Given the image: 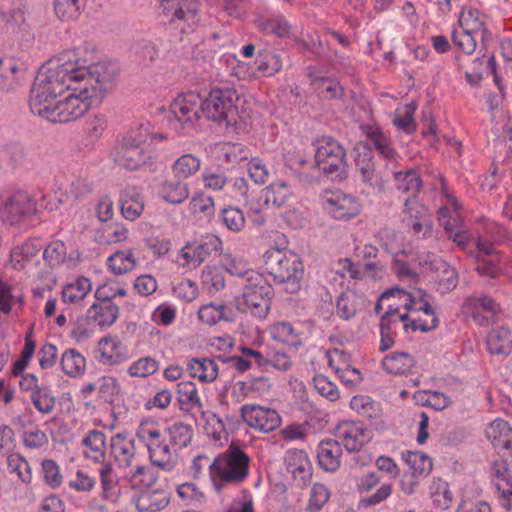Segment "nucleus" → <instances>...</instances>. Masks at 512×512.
I'll return each mask as SVG.
<instances>
[{
	"mask_svg": "<svg viewBox=\"0 0 512 512\" xmlns=\"http://www.w3.org/2000/svg\"><path fill=\"white\" fill-rule=\"evenodd\" d=\"M41 466L45 483L53 489L60 487L63 477L57 463L52 459H45Z\"/></svg>",
	"mask_w": 512,
	"mask_h": 512,
	"instance_id": "nucleus-61",
	"label": "nucleus"
},
{
	"mask_svg": "<svg viewBox=\"0 0 512 512\" xmlns=\"http://www.w3.org/2000/svg\"><path fill=\"white\" fill-rule=\"evenodd\" d=\"M189 374L201 382H212L217 378L218 366L210 358H192L187 365Z\"/></svg>",
	"mask_w": 512,
	"mask_h": 512,
	"instance_id": "nucleus-34",
	"label": "nucleus"
},
{
	"mask_svg": "<svg viewBox=\"0 0 512 512\" xmlns=\"http://www.w3.org/2000/svg\"><path fill=\"white\" fill-rule=\"evenodd\" d=\"M8 468L17 473L18 477L24 483H30L32 480V471L29 463L19 453H12L7 457Z\"/></svg>",
	"mask_w": 512,
	"mask_h": 512,
	"instance_id": "nucleus-57",
	"label": "nucleus"
},
{
	"mask_svg": "<svg viewBox=\"0 0 512 512\" xmlns=\"http://www.w3.org/2000/svg\"><path fill=\"white\" fill-rule=\"evenodd\" d=\"M43 259L47 268L38 274L40 280H47L51 284L56 283V277L52 270L66 264L71 267L72 259L67 256V249L65 244L60 240L52 241L47 245L43 251Z\"/></svg>",
	"mask_w": 512,
	"mask_h": 512,
	"instance_id": "nucleus-19",
	"label": "nucleus"
},
{
	"mask_svg": "<svg viewBox=\"0 0 512 512\" xmlns=\"http://www.w3.org/2000/svg\"><path fill=\"white\" fill-rule=\"evenodd\" d=\"M170 442L179 448L186 447L192 440L193 429L190 425L177 422L168 428Z\"/></svg>",
	"mask_w": 512,
	"mask_h": 512,
	"instance_id": "nucleus-53",
	"label": "nucleus"
},
{
	"mask_svg": "<svg viewBox=\"0 0 512 512\" xmlns=\"http://www.w3.org/2000/svg\"><path fill=\"white\" fill-rule=\"evenodd\" d=\"M355 300L356 297L353 293H342L338 297L336 307L340 318L348 320L355 315L357 311Z\"/></svg>",
	"mask_w": 512,
	"mask_h": 512,
	"instance_id": "nucleus-64",
	"label": "nucleus"
},
{
	"mask_svg": "<svg viewBox=\"0 0 512 512\" xmlns=\"http://www.w3.org/2000/svg\"><path fill=\"white\" fill-rule=\"evenodd\" d=\"M263 260L265 270L275 282L284 284L288 293L294 294L300 290L304 266L296 253L290 250L271 248L264 253Z\"/></svg>",
	"mask_w": 512,
	"mask_h": 512,
	"instance_id": "nucleus-6",
	"label": "nucleus"
},
{
	"mask_svg": "<svg viewBox=\"0 0 512 512\" xmlns=\"http://www.w3.org/2000/svg\"><path fill=\"white\" fill-rule=\"evenodd\" d=\"M328 210L337 220H349L360 213V204L351 195H337L327 201Z\"/></svg>",
	"mask_w": 512,
	"mask_h": 512,
	"instance_id": "nucleus-27",
	"label": "nucleus"
},
{
	"mask_svg": "<svg viewBox=\"0 0 512 512\" xmlns=\"http://www.w3.org/2000/svg\"><path fill=\"white\" fill-rule=\"evenodd\" d=\"M48 78L44 77V73H38L31 90L29 105L34 114L43 117L50 107H54L57 103L58 94H52L49 90Z\"/></svg>",
	"mask_w": 512,
	"mask_h": 512,
	"instance_id": "nucleus-18",
	"label": "nucleus"
},
{
	"mask_svg": "<svg viewBox=\"0 0 512 512\" xmlns=\"http://www.w3.org/2000/svg\"><path fill=\"white\" fill-rule=\"evenodd\" d=\"M136 437L147 447L152 464L166 471L173 469L176 454L154 423L142 422L137 428Z\"/></svg>",
	"mask_w": 512,
	"mask_h": 512,
	"instance_id": "nucleus-11",
	"label": "nucleus"
},
{
	"mask_svg": "<svg viewBox=\"0 0 512 512\" xmlns=\"http://www.w3.org/2000/svg\"><path fill=\"white\" fill-rule=\"evenodd\" d=\"M241 297L235 298L238 312L250 313L258 319H264L269 310L274 295L273 287L265 276L257 271L247 272V283H243Z\"/></svg>",
	"mask_w": 512,
	"mask_h": 512,
	"instance_id": "nucleus-8",
	"label": "nucleus"
},
{
	"mask_svg": "<svg viewBox=\"0 0 512 512\" xmlns=\"http://www.w3.org/2000/svg\"><path fill=\"white\" fill-rule=\"evenodd\" d=\"M91 282L84 276H79L74 282L64 286L62 291V299L66 303H78L83 300L91 291Z\"/></svg>",
	"mask_w": 512,
	"mask_h": 512,
	"instance_id": "nucleus-43",
	"label": "nucleus"
},
{
	"mask_svg": "<svg viewBox=\"0 0 512 512\" xmlns=\"http://www.w3.org/2000/svg\"><path fill=\"white\" fill-rule=\"evenodd\" d=\"M257 71L262 76H272L282 68L280 56L269 50L258 52L256 59Z\"/></svg>",
	"mask_w": 512,
	"mask_h": 512,
	"instance_id": "nucleus-48",
	"label": "nucleus"
},
{
	"mask_svg": "<svg viewBox=\"0 0 512 512\" xmlns=\"http://www.w3.org/2000/svg\"><path fill=\"white\" fill-rule=\"evenodd\" d=\"M162 13L170 23L177 24L182 33L193 31L199 23V2L197 0H158Z\"/></svg>",
	"mask_w": 512,
	"mask_h": 512,
	"instance_id": "nucleus-13",
	"label": "nucleus"
},
{
	"mask_svg": "<svg viewBox=\"0 0 512 512\" xmlns=\"http://www.w3.org/2000/svg\"><path fill=\"white\" fill-rule=\"evenodd\" d=\"M342 447L338 440H322L317 449L320 467L328 472H335L341 465Z\"/></svg>",
	"mask_w": 512,
	"mask_h": 512,
	"instance_id": "nucleus-26",
	"label": "nucleus"
},
{
	"mask_svg": "<svg viewBox=\"0 0 512 512\" xmlns=\"http://www.w3.org/2000/svg\"><path fill=\"white\" fill-rule=\"evenodd\" d=\"M85 365V358L75 349H69L62 355L61 366L66 375L79 376L84 372Z\"/></svg>",
	"mask_w": 512,
	"mask_h": 512,
	"instance_id": "nucleus-50",
	"label": "nucleus"
},
{
	"mask_svg": "<svg viewBox=\"0 0 512 512\" xmlns=\"http://www.w3.org/2000/svg\"><path fill=\"white\" fill-rule=\"evenodd\" d=\"M462 308L465 313L470 314L480 325L488 322V317L482 315V312L493 317L499 311V305L495 300L486 295L467 297L463 302Z\"/></svg>",
	"mask_w": 512,
	"mask_h": 512,
	"instance_id": "nucleus-23",
	"label": "nucleus"
},
{
	"mask_svg": "<svg viewBox=\"0 0 512 512\" xmlns=\"http://www.w3.org/2000/svg\"><path fill=\"white\" fill-rule=\"evenodd\" d=\"M330 498L329 489L321 484L315 483L311 489L309 503L306 512H319Z\"/></svg>",
	"mask_w": 512,
	"mask_h": 512,
	"instance_id": "nucleus-58",
	"label": "nucleus"
},
{
	"mask_svg": "<svg viewBox=\"0 0 512 512\" xmlns=\"http://www.w3.org/2000/svg\"><path fill=\"white\" fill-rule=\"evenodd\" d=\"M214 154L222 166L230 168L248 160L250 150L240 143L221 142L215 144Z\"/></svg>",
	"mask_w": 512,
	"mask_h": 512,
	"instance_id": "nucleus-24",
	"label": "nucleus"
},
{
	"mask_svg": "<svg viewBox=\"0 0 512 512\" xmlns=\"http://www.w3.org/2000/svg\"><path fill=\"white\" fill-rule=\"evenodd\" d=\"M30 401L37 412L43 415H50L56 408V397L49 387L44 386L38 391L30 393Z\"/></svg>",
	"mask_w": 512,
	"mask_h": 512,
	"instance_id": "nucleus-44",
	"label": "nucleus"
},
{
	"mask_svg": "<svg viewBox=\"0 0 512 512\" xmlns=\"http://www.w3.org/2000/svg\"><path fill=\"white\" fill-rule=\"evenodd\" d=\"M315 163L318 170L330 176L332 180L341 181L346 178V151L335 139L323 138L319 141Z\"/></svg>",
	"mask_w": 512,
	"mask_h": 512,
	"instance_id": "nucleus-12",
	"label": "nucleus"
},
{
	"mask_svg": "<svg viewBox=\"0 0 512 512\" xmlns=\"http://www.w3.org/2000/svg\"><path fill=\"white\" fill-rule=\"evenodd\" d=\"M415 366L413 356L406 352H393L382 360V368L388 374L404 375L411 372Z\"/></svg>",
	"mask_w": 512,
	"mask_h": 512,
	"instance_id": "nucleus-33",
	"label": "nucleus"
},
{
	"mask_svg": "<svg viewBox=\"0 0 512 512\" xmlns=\"http://www.w3.org/2000/svg\"><path fill=\"white\" fill-rule=\"evenodd\" d=\"M159 195L164 201L178 205L189 198L190 191L184 180L174 178L160 184Z\"/></svg>",
	"mask_w": 512,
	"mask_h": 512,
	"instance_id": "nucleus-31",
	"label": "nucleus"
},
{
	"mask_svg": "<svg viewBox=\"0 0 512 512\" xmlns=\"http://www.w3.org/2000/svg\"><path fill=\"white\" fill-rule=\"evenodd\" d=\"M313 383L318 393L328 400L336 401L339 398L340 394L337 386L325 375H316L313 379Z\"/></svg>",
	"mask_w": 512,
	"mask_h": 512,
	"instance_id": "nucleus-63",
	"label": "nucleus"
},
{
	"mask_svg": "<svg viewBox=\"0 0 512 512\" xmlns=\"http://www.w3.org/2000/svg\"><path fill=\"white\" fill-rule=\"evenodd\" d=\"M41 250L40 244L36 240H27L21 245L12 248L10 252V261L14 269H24L26 263L30 262Z\"/></svg>",
	"mask_w": 512,
	"mask_h": 512,
	"instance_id": "nucleus-36",
	"label": "nucleus"
},
{
	"mask_svg": "<svg viewBox=\"0 0 512 512\" xmlns=\"http://www.w3.org/2000/svg\"><path fill=\"white\" fill-rule=\"evenodd\" d=\"M240 412L248 426L263 433L274 431L281 424L278 412L270 408L259 405H243Z\"/></svg>",
	"mask_w": 512,
	"mask_h": 512,
	"instance_id": "nucleus-15",
	"label": "nucleus"
},
{
	"mask_svg": "<svg viewBox=\"0 0 512 512\" xmlns=\"http://www.w3.org/2000/svg\"><path fill=\"white\" fill-rule=\"evenodd\" d=\"M335 436L348 452L359 451L368 440L361 423L343 421L335 428Z\"/></svg>",
	"mask_w": 512,
	"mask_h": 512,
	"instance_id": "nucleus-21",
	"label": "nucleus"
},
{
	"mask_svg": "<svg viewBox=\"0 0 512 512\" xmlns=\"http://www.w3.org/2000/svg\"><path fill=\"white\" fill-rule=\"evenodd\" d=\"M119 307L114 302H95L86 313L87 325L95 324L99 327H109L117 320Z\"/></svg>",
	"mask_w": 512,
	"mask_h": 512,
	"instance_id": "nucleus-25",
	"label": "nucleus"
},
{
	"mask_svg": "<svg viewBox=\"0 0 512 512\" xmlns=\"http://www.w3.org/2000/svg\"><path fill=\"white\" fill-rule=\"evenodd\" d=\"M439 325L438 317L431 320L422 319L421 316H413L407 312L397 311L396 307L389 305V311H385L380 318V346L379 350L384 352L394 345V338L400 331L404 333L434 330Z\"/></svg>",
	"mask_w": 512,
	"mask_h": 512,
	"instance_id": "nucleus-7",
	"label": "nucleus"
},
{
	"mask_svg": "<svg viewBox=\"0 0 512 512\" xmlns=\"http://www.w3.org/2000/svg\"><path fill=\"white\" fill-rule=\"evenodd\" d=\"M354 165L357 177L366 186L383 191L390 179L391 167L375 159L373 150L368 143L358 142L354 147Z\"/></svg>",
	"mask_w": 512,
	"mask_h": 512,
	"instance_id": "nucleus-10",
	"label": "nucleus"
},
{
	"mask_svg": "<svg viewBox=\"0 0 512 512\" xmlns=\"http://www.w3.org/2000/svg\"><path fill=\"white\" fill-rule=\"evenodd\" d=\"M155 137L148 124L129 130L111 151L112 161L127 170L150 166L152 157L147 147Z\"/></svg>",
	"mask_w": 512,
	"mask_h": 512,
	"instance_id": "nucleus-3",
	"label": "nucleus"
},
{
	"mask_svg": "<svg viewBox=\"0 0 512 512\" xmlns=\"http://www.w3.org/2000/svg\"><path fill=\"white\" fill-rule=\"evenodd\" d=\"M109 452L120 469L127 470L136 463L135 441L127 432L117 433L111 437Z\"/></svg>",
	"mask_w": 512,
	"mask_h": 512,
	"instance_id": "nucleus-17",
	"label": "nucleus"
},
{
	"mask_svg": "<svg viewBox=\"0 0 512 512\" xmlns=\"http://www.w3.org/2000/svg\"><path fill=\"white\" fill-rule=\"evenodd\" d=\"M238 99L237 91L231 88L213 89L205 98L198 93L187 92L171 103L170 111L183 128L193 127L204 117L226 129H235L239 118Z\"/></svg>",
	"mask_w": 512,
	"mask_h": 512,
	"instance_id": "nucleus-1",
	"label": "nucleus"
},
{
	"mask_svg": "<svg viewBox=\"0 0 512 512\" xmlns=\"http://www.w3.org/2000/svg\"><path fill=\"white\" fill-rule=\"evenodd\" d=\"M202 283L209 293L218 292L225 286L222 272L216 267H206L202 272Z\"/></svg>",
	"mask_w": 512,
	"mask_h": 512,
	"instance_id": "nucleus-60",
	"label": "nucleus"
},
{
	"mask_svg": "<svg viewBox=\"0 0 512 512\" xmlns=\"http://www.w3.org/2000/svg\"><path fill=\"white\" fill-rule=\"evenodd\" d=\"M222 242L217 236L207 237L198 244H193L194 267L203 263L211 254H217Z\"/></svg>",
	"mask_w": 512,
	"mask_h": 512,
	"instance_id": "nucleus-47",
	"label": "nucleus"
},
{
	"mask_svg": "<svg viewBox=\"0 0 512 512\" xmlns=\"http://www.w3.org/2000/svg\"><path fill=\"white\" fill-rule=\"evenodd\" d=\"M416 111V106L413 103L404 106L402 111H397L394 116L393 123L395 126L406 133H412L416 130V124L413 115Z\"/></svg>",
	"mask_w": 512,
	"mask_h": 512,
	"instance_id": "nucleus-59",
	"label": "nucleus"
},
{
	"mask_svg": "<svg viewBox=\"0 0 512 512\" xmlns=\"http://www.w3.org/2000/svg\"><path fill=\"white\" fill-rule=\"evenodd\" d=\"M260 31L266 34H273L279 38H286L291 33V25L281 15L274 17H260L256 21Z\"/></svg>",
	"mask_w": 512,
	"mask_h": 512,
	"instance_id": "nucleus-39",
	"label": "nucleus"
},
{
	"mask_svg": "<svg viewBox=\"0 0 512 512\" xmlns=\"http://www.w3.org/2000/svg\"><path fill=\"white\" fill-rule=\"evenodd\" d=\"M483 18L479 10L470 7L460 13L459 24L463 30L478 34L484 26Z\"/></svg>",
	"mask_w": 512,
	"mask_h": 512,
	"instance_id": "nucleus-54",
	"label": "nucleus"
},
{
	"mask_svg": "<svg viewBox=\"0 0 512 512\" xmlns=\"http://www.w3.org/2000/svg\"><path fill=\"white\" fill-rule=\"evenodd\" d=\"M265 204H272L275 207H281L289 200L291 190L285 181H277L270 184L264 190Z\"/></svg>",
	"mask_w": 512,
	"mask_h": 512,
	"instance_id": "nucleus-46",
	"label": "nucleus"
},
{
	"mask_svg": "<svg viewBox=\"0 0 512 512\" xmlns=\"http://www.w3.org/2000/svg\"><path fill=\"white\" fill-rule=\"evenodd\" d=\"M403 459L409 467V472L421 478H426L432 470V460L428 455L418 451H407Z\"/></svg>",
	"mask_w": 512,
	"mask_h": 512,
	"instance_id": "nucleus-40",
	"label": "nucleus"
},
{
	"mask_svg": "<svg viewBox=\"0 0 512 512\" xmlns=\"http://www.w3.org/2000/svg\"><path fill=\"white\" fill-rule=\"evenodd\" d=\"M487 349L491 354L509 355L512 352V332L508 327L492 329L486 339Z\"/></svg>",
	"mask_w": 512,
	"mask_h": 512,
	"instance_id": "nucleus-32",
	"label": "nucleus"
},
{
	"mask_svg": "<svg viewBox=\"0 0 512 512\" xmlns=\"http://www.w3.org/2000/svg\"><path fill=\"white\" fill-rule=\"evenodd\" d=\"M124 479L134 489L149 488L156 481L152 470L143 464H136L134 469L129 468V471H127L124 475Z\"/></svg>",
	"mask_w": 512,
	"mask_h": 512,
	"instance_id": "nucleus-41",
	"label": "nucleus"
},
{
	"mask_svg": "<svg viewBox=\"0 0 512 512\" xmlns=\"http://www.w3.org/2000/svg\"><path fill=\"white\" fill-rule=\"evenodd\" d=\"M312 88L323 99H342L344 97V89L335 79L328 77H316L311 82Z\"/></svg>",
	"mask_w": 512,
	"mask_h": 512,
	"instance_id": "nucleus-42",
	"label": "nucleus"
},
{
	"mask_svg": "<svg viewBox=\"0 0 512 512\" xmlns=\"http://www.w3.org/2000/svg\"><path fill=\"white\" fill-rule=\"evenodd\" d=\"M219 219L230 231L239 232L245 227L246 219L241 209L237 207H226L221 210Z\"/></svg>",
	"mask_w": 512,
	"mask_h": 512,
	"instance_id": "nucleus-52",
	"label": "nucleus"
},
{
	"mask_svg": "<svg viewBox=\"0 0 512 512\" xmlns=\"http://www.w3.org/2000/svg\"><path fill=\"white\" fill-rule=\"evenodd\" d=\"M87 0H55L54 10L62 21L76 19L85 7Z\"/></svg>",
	"mask_w": 512,
	"mask_h": 512,
	"instance_id": "nucleus-51",
	"label": "nucleus"
},
{
	"mask_svg": "<svg viewBox=\"0 0 512 512\" xmlns=\"http://www.w3.org/2000/svg\"><path fill=\"white\" fill-rule=\"evenodd\" d=\"M391 175L397 182L398 190L409 193V197H416L422 185V180L416 170L394 171V167H391L390 176Z\"/></svg>",
	"mask_w": 512,
	"mask_h": 512,
	"instance_id": "nucleus-37",
	"label": "nucleus"
},
{
	"mask_svg": "<svg viewBox=\"0 0 512 512\" xmlns=\"http://www.w3.org/2000/svg\"><path fill=\"white\" fill-rule=\"evenodd\" d=\"M200 169V159L192 154H184L172 165L174 178L185 180Z\"/></svg>",
	"mask_w": 512,
	"mask_h": 512,
	"instance_id": "nucleus-45",
	"label": "nucleus"
},
{
	"mask_svg": "<svg viewBox=\"0 0 512 512\" xmlns=\"http://www.w3.org/2000/svg\"><path fill=\"white\" fill-rule=\"evenodd\" d=\"M432 269L436 273L435 282L441 294L454 290L458 284V273L454 267L439 259L431 262Z\"/></svg>",
	"mask_w": 512,
	"mask_h": 512,
	"instance_id": "nucleus-30",
	"label": "nucleus"
},
{
	"mask_svg": "<svg viewBox=\"0 0 512 512\" xmlns=\"http://www.w3.org/2000/svg\"><path fill=\"white\" fill-rule=\"evenodd\" d=\"M120 208L123 217L134 221L144 210V200L136 187H126L120 196Z\"/></svg>",
	"mask_w": 512,
	"mask_h": 512,
	"instance_id": "nucleus-28",
	"label": "nucleus"
},
{
	"mask_svg": "<svg viewBox=\"0 0 512 512\" xmlns=\"http://www.w3.org/2000/svg\"><path fill=\"white\" fill-rule=\"evenodd\" d=\"M169 504V497L163 490H154L140 494L135 502L139 512H158Z\"/></svg>",
	"mask_w": 512,
	"mask_h": 512,
	"instance_id": "nucleus-35",
	"label": "nucleus"
},
{
	"mask_svg": "<svg viewBox=\"0 0 512 512\" xmlns=\"http://www.w3.org/2000/svg\"><path fill=\"white\" fill-rule=\"evenodd\" d=\"M81 48H78L74 53V58H68L62 64L47 69H41L38 73H44V77L48 78L49 90L52 94L59 96L65 91L72 88L74 85L81 84L86 80L90 71V65L93 63L92 58H80ZM92 57V54L90 53Z\"/></svg>",
	"mask_w": 512,
	"mask_h": 512,
	"instance_id": "nucleus-9",
	"label": "nucleus"
},
{
	"mask_svg": "<svg viewBox=\"0 0 512 512\" xmlns=\"http://www.w3.org/2000/svg\"><path fill=\"white\" fill-rule=\"evenodd\" d=\"M366 135L368 137L366 143L371 146V149L374 147L379 152L386 161L385 164H388V167H395L397 152L393 148L390 138L379 129L372 128L368 129Z\"/></svg>",
	"mask_w": 512,
	"mask_h": 512,
	"instance_id": "nucleus-29",
	"label": "nucleus"
},
{
	"mask_svg": "<svg viewBox=\"0 0 512 512\" xmlns=\"http://www.w3.org/2000/svg\"><path fill=\"white\" fill-rule=\"evenodd\" d=\"M159 369V362L152 357H143L135 361L128 369L132 377L146 378L155 374Z\"/></svg>",
	"mask_w": 512,
	"mask_h": 512,
	"instance_id": "nucleus-56",
	"label": "nucleus"
},
{
	"mask_svg": "<svg viewBox=\"0 0 512 512\" xmlns=\"http://www.w3.org/2000/svg\"><path fill=\"white\" fill-rule=\"evenodd\" d=\"M177 401L182 411H189L194 407L202 408L195 383L181 381L177 384Z\"/></svg>",
	"mask_w": 512,
	"mask_h": 512,
	"instance_id": "nucleus-38",
	"label": "nucleus"
},
{
	"mask_svg": "<svg viewBox=\"0 0 512 512\" xmlns=\"http://www.w3.org/2000/svg\"><path fill=\"white\" fill-rule=\"evenodd\" d=\"M108 264L115 274H123L135 268L136 260L131 252L118 251L108 258Z\"/></svg>",
	"mask_w": 512,
	"mask_h": 512,
	"instance_id": "nucleus-55",
	"label": "nucleus"
},
{
	"mask_svg": "<svg viewBox=\"0 0 512 512\" xmlns=\"http://www.w3.org/2000/svg\"><path fill=\"white\" fill-rule=\"evenodd\" d=\"M116 77L114 65L91 63L86 80L70 88L73 93L57 101L43 118L55 123H68L81 118L92 105H99L105 94L113 89Z\"/></svg>",
	"mask_w": 512,
	"mask_h": 512,
	"instance_id": "nucleus-2",
	"label": "nucleus"
},
{
	"mask_svg": "<svg viewBox=\"0 0 512 512\" xmlns=\"http://www.w3.org/2000/svg\"><path fill=\"white\" fill-rule=\"evenodd\" d=\"M334 355L338 356L341 360H344L343 366L334 367L335 372L338 374L341 382L348 387H355L358 385L362 380L361 372L356 368H352L349 363L346 362V353L335 349Z\"/></svg>",
	"mask_w": 512,
	"mask_h": 512,
	"instance_id": "nucleus-49",
	"label": "nucleus"
},
{
	"mask_svg": "<svg viewBox=\"0 0 512 512\" xmlns=\"http://www.w3.org/2000/svg\"><path fill=\"white\" fill-rule=\"evenodd\" d=\"M403 213V221L416 236L426 238L430 234L432 228L431 216L428 209L420 204L416 197L405 199Z\"/></svg>",
	"mask_w": 512,
	"mask_h": 512,
	"instance_id": "nucleus-16",
	"label": "nucleus"
},
{
	"mask_svg": "<svg viewBox=\"0 0 512 512\" xmlns=\"http://www.w3.org/2000/svg\"><path fill=\"white\" fill-rule=\"evenodd\" d=\"M35 210V204L26 192L18 191L0 197V217L10 225L30 218Z\"/></svg>",
	"mask_w": 512,
	"mask_h": 512,
	"instance_id": "nucleus-14",
	"label": "nucleus"
},
{
	"mask_svg": "<svg viewBox=\"0 0 512 512\" xmlns=\"http://www.w3.org/2000/svg\"><path fill=\"white\" fill-rule=\"evenodd\" d=\"M397 297L400 302H403V309L405 312L413 316H420L419 313L423 312L422 319L431 320L432 317H437L429 301V295L422 289H417L414 292H407L399 288Z\"/></svg>",
	"mask_w": 512,
	"mask_h": 512,
	"instance_id": "nucleus-20",
	"label": "nucleus"
},
{
	"mask_svg": "<svg viewBox=\"0 0 512 512\" xmlns=\"http://www.w3.org/2000/svg\"><path fill=\"white\" fill-rule=\"evenodd\" d=\"M350 407L359 415L366 418H373L377 414L375 402L364 395H356L351 399Z\"/></svg>",
	"mask_w": 512,
	"mask_h": 512,
	"instance_id": "nucleus-62",
	"label": "nucleus"
},
{
	"mask_svg": "<svg viewBox=\"0 0 512 512\" xmlns=\"http://www.w3.org/2000/svg\"><path fill=\"white\" fill-rule=\"evenodd\" d=\"M82 445L86 447L84 456L95 463H100L101 466L98 470L100 484H101V497L103 500L109 502H116L118 499L117 486L119 483L118 476L111 462L106 461V436L100 430H90L87 435L82 439Z\"/></svg>",
	"mask_w": 512,
	"mask_h": 512,
	"instance_id": "nucleus-5",
	"label": "nucleus"
},
{
	"mask_svg": "<svg viewBox=\"0 0 512 512\" xmlns=\"http://www.w3.org/2000/svg\"><path fill=\"white\" fill-rule=\"evenodd\" d=\"M286 468L299 487H305L312 479V465L306 452L290 450L286 457Z\"/></svg>",
	"mask_w": 512,
	"mask_h": 512,
	"instance_id": "nucleus-22",
	"label": "nucleus"
},
{
	"mask_svg": "<svg viewBox=\"0 0 512 512\" xmlns=\"http://www.w3.org/2000/svg\"><path fill=\"white\" fill-rule=\"evenodd\" d=\"M249 456L239 447L230 445L225 452L213 459L210 465V480L220 493L227 485H238L249 473Z\"/></svg>",
	"mask_w": 512,
	"mask_h": 512,
	"instance_id": "nucleus-4",
	"label": "nucleus"
}]
</instances>
